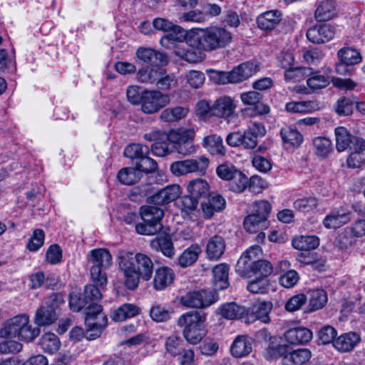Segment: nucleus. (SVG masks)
<instances>
[{
	"instance_id": "864d4df0",
	"label": "nucleus",
	"mask_w": 365,
	"mask_h": 365,
	"mask_svg": "<svg viewBox=\"0 0 365 365\" xmlns=\"http://www.w3.org/2000/svg\"><path fill=\"white\" fill-rule=\"evenodd\" d=\"M245 309L237 304L232 302L225 304L220 307L221 315L227 319H237L245 314Z\"/></svg>"
},
{
	"instance_id": "72a5a7b5",
	"label": "nucleus",
	"mask_w": 365,
	"mask_h": 365,
	"mask_svg": "<svg viewBox=\"0 0 365 365\" xmlns=\"http://www.w3.org/2000/svg\"><path fill=\"white\" fill-rule=\"evenodd\" d=\"M202 145L212 155L223 156L225 154L222 138L216 134L204 137Z\"/></svg>"
},
{
	"instance_id": "052dcab7",
	"label": "nucleus",
	"mask_w": 365,
	"mask_h": 365,
	"mask_svg": "<svg viewBox=\"0 0 365 365\" xmlns=\"http://www.w3.org/2000/svg\"><path fill=\"white\" fill-rule=\"evenodd\" d=\"M356 101L348 97L340 98L336 104L335 110L339 115H349L353 112Z\"/></svg>"
},
{
	"instance_id": "4be33fe9",
	"label": "nucleus",
	"mask_w": 365,
	"mask_h": 365,
	"mask_svg": "<svg viewBox=\"0 0 365 365\" xmlns=\"http://www.w3.org/2000/svg\"><path fill=\"white\" fill-rule=\"evenodd\" d=\"M153 250L160 252L164 256L172 258L175 255V248L172 238L169 235H159L150 242Z\"/></svg>"
},
{
	"instance_id": "79ce46f5",
	"label": "nucleus",
	"mask_w": 365,
	"mask_h": 365,
	"mask_svg": "<svg viewBox=\"0 0 365 365\" xmlns=\"http://www.w3.org/2000/svg\"><path fill=\"white\" fill-rule=\"evenodd\" d=\"M140 312V308L133 304H124L114 311L111 319L115 322H123L133 317Z\"/></svg>"
},
{
	"instance_id": "dca6fc26",
	"label": "nucleus",
	"mask_w": 365,
	"mask_h": 365,
	"mask_svg": "<svg viewBox=\"0 0 365 365\" xmlns=\"http://www.w3.org/2000/svg\"><path fill=\"white\" fill-rule=\"evenodd\" d=\"M266 130L262 123L252 122L242 134V146L248 150L255 148L258 143V138L264 136Z\"/></svg>"
},
{
	"instance_id": "6e6d98bb",
	"label": "nucleus",
	"mask_w": 365,
	"mask_h": 365,
	"mask_svg": "<svg viewBox=\"0 0 365 365\" xmlns=\"http://www.w3.org/2000/svg\"><path fill=\"white\" fill-rule=\"evenodd\" d=\"M182 339L176 334L168 336L165 341V348L167 353L172 356H176L181 354L183 349Z\"/></svg>"
},
{
	"instance_id": "412c9836",
	"label": "nucleus",
	"mask_w": 365,
	"mask_h": 365,
	"mask_svg": "<svg viewBox=\"0 0 365 365\" xmlns=\"http://www.w3.org/2000/svg\"><path fill=\"white\" fill-rule=\"evenodd\" d=\"M173 270L165 266L158 267L155 269L153 286L155 290H163L172 284L175 279Z\"/></svg>"
},
{
	"instance_id": "37998d69",
	"label": "nucleus",
	"mask_w": 365,
	"mask_h": 365,
	"mask_svg": "<svg viewBox=\"0 0 365 365\" xmlns=\"http://www.w3.org/2000/svg\"><path fill=\"white\" fill-rule=\"evenodd\" d=\"M319 245V240L316 236H299L292 240V245L295 249L305 252L316 249Z\"/></svg>"
},
{
	"instance_id": "6e6552de",
	"label": "nucleus",
	"mask_w": 365,
	"mask_h": 365,
	"mask_svg": "<svg viewBox=\"0 0 365 365\" xmlns=\"http://www.w3.org/2000/svg\"><path fill=\"white\" fill-rule=\"evenodd\" d=\"M118 264L120 270L123 273L124 284L125 287L131 290H134L138 286L140 278L135 264L133 261V253L126 250H120L118 252Z\"/></svg>"
},
{
	"instance_id": "58836bf2",
	"label": "nucleus",
	"mask_w": 365,
	"mask_h": 365,
	"mask_svg": "<svg viewBox=\"0 0 365 365\" xmlns=\"http://www.w3.org/2000/svg\"><path fill=\"white\" fill-rule=\"evenodd\" d=\"M280 21V14L277 11H267L259 15L257 19L259 28L264 30L274 29Z\"/></svg>"
},
{
	"instance_id": "a878e982",
	"label": "nucleus",
	"mask_w": 365,
	"mask_h": 365,
	"mask_svg": "<svg viewBox=\"0 0 365 365\" xmlns=\"http://www.w3.org/2000/svg\"><path fill=\"white\" fill-rule=\"evenodd\" d=\"M310 329L299 327L287 330L284 334L285 340L291 344H304L312 339Z\"/></svg>"
},
{
	"instance_id": "f03ea898",
	"label": "nucleus",
	"mask_w": 365,
	"mask_h": 365,
	"mask_svg": "<svg viewBox=\"0 0 365 365\" xmlns=\"http://www.w3.org/2000/svg\"><path fill=\"white\" fill-rule=\"evenodd\" d=\"M207 314L202 311H190L180 316L177 325L182 328V336L190 344L200 343L207 334Z\"/></svg>"
},
{
	"instance_id": "09e8293b",
	"label": "nucleus",
	"mask_w": 365,
	"mask_h": 365,
	"mask_svg": "<svg viewBox=\"0 0 365 365\" xmlns=\"http://www.w3.org/2000/svg\"><path fill=\"white\" fill-rule=\"evenodd\" d=\"M39 345L45 352L53 354L59 349L61 342L55 334L48 332L41 337Z\"/></svg>"
},
{
	"instance_id": "e433bc0d",
	"label": "nucleus",
	"mask_w": 365,
	"mask_h": 365,
	"mask_svg": "<svg viewBox=\"0 0 365 365\" xmlns=\"http://www.w3.org/2000/svg\"><path fill=\"white\" fill-rule=\"evenodd\" d=\"M202 252L197 244H193L185 249L178 257V264L183 268L192 266L198 259Z\"/></svg>"
},
{
	"instance_id": "9d476101",
	"label": "nucleus",
	"mask_w": 365,
	"mask_h": 365,
	"mask_svg": "<svg viewBox=\"0 0 365 365\" xmlns=\"http://www.w3.org/2000/svg\"><path fill=\"white\" fill-rule=\"evenodd\" d=\"M194 135L193 128L178 129L170 132L168 140L172 143V148L178 153L187 155L194 152V146L191 141Z\"/></svg>"
},
{
	"instance_id": "5fc2aeb1",
	"label": "nucleus",
	"mask_w": 365,
	"mask_h": 365,
	"mask_svg": "<svg viewBox=\"0 0 365 365\" xmlns=\"http://www.w3.org/2000/svg\"><path fill=\"white\" fill-rule=\"evenodd\" d=\"M161 68L145 67L140 68L137 73L138 81L144 83L155 84L160 75Z\"/></svg>"
},
{
	"instance_id": "3c124183",
	"label": "nucleus",
	"mask_w": 365,
	"mask_h": 365,
	"mask_svg": "<svg viewBox=\"0 0 365 365\" xmlns=\"http://www.w3.org/2000/svg\"><path fill=\"white\" fill-rule=\"evenodd\" d=\"M188 110L182 106L168 108L162 111L160 118L164 122H174L186 116Z\"/></svg>"
},
{
	"instance_id": "8fccbe9b",
	"label": "nucleus",
	"mask_w": 365,
	"mask_h": 365,
	"mask_svg": "<svg viewBox=\"0 0 365 365\" xmlns=\"http://www.w3.org/2000/svg\"><path fill=\"white\" fill-rule=\"evenodd\" d=\"M307 75V84L308 87L313 90H319L327 87L329 84V77L320 74L319 71H310Z\"/></svg>"
},
{
	"instance_id": "aec40b11",
	"label": "nucleus",
	"mask_w": 365,
	"mask_h": 365,
	"mask_svg": "<svg viewBox=\"0 0 365 365\" xmlns=\"http://www.w3.org/2000/svg\"><path fill=\"white\" fill-rule=\"evenodd\" d=\"M273 267L272 264L267 260L259 259L253 261L245 267V271H237L242 276H247L250 273L259 278L267 279L272 274Z\"/></svg>"
},
{
	"instance_id": "de8ad7c7",
	"label": "nucleus",
	"mask_w": 365,
	"mask_h": 365,
	"mask_svg": "<svg viewBox=\"0 0 365 365\" xmlns=\"http://www.w3.org/2000/svg\"><path fill=\"white\" fill-rule=\"evenodd\" d=\"M243 224L247 231L255 233L267 229L269 222L260 217L250 214L245 218Z\"/></svg>"
},
{
	"instance_id": "473e14b6",
	"label": "nucleus",
	"mask_w": 365,
	"mask_h": 365,
	"mask_svg": "<svg viewBox=\"0 0 365 365\" xmlns=\"http://www.w3.org/2000/svg\"><path fill=\"white\" fill-rule=\"evenodd\" d=\"M252 350V343L248 336H238L233 341L230 351L233 356L241 358L247 356Z\"/></svg>"
},
{
	"instance_id": "2eb2a0df",
	"label": "nucleus",
	"mask_w": 365,
	"mask_h": 365,
	"mask_svg": "<svg viewBox=\"0 0 365 365\" xmlns=\"http://www.w3.org/2000/svg\"><path fill=\"white\" fill-rule=\"evenodd\" d=\"M352 212L341 206L332 210L324 219L323 223L327 228L336 229L351 220Z\"/></svg>"
},
{
	"instance_id": "e2e57ef3",
	"label": "nucleus",
	"mask_w": 365,
	"mask_h": 365,
	"mask_svg": "<svg viewBox=\"0 0 365 365\" xmlns=\"http://www.w3.org/2000/svg\"><path fill=\"white\" fill-rule=\"evenodd\" d=\"M313 145L318 155L325 157L332 150L331 142L325 137H317L313 140Z\"/></svg>"
},
{
	"instance_id": "39448f33",
	"label": "nucleus",
	"mask_w": 365,
	"mask_h": 365,
	"mask_svg": "<svg viewBox=\"0 0 365 365\" xmlns=\"http://www.w3.org/2000/svg\"><path fill=\"white\" fill-rule=\"evenodd\" d=\"M91 266V277L94 283L101 287L107 284V277L104 269H108L112 263V255L107 249L98 248L92 250L87 255Z\"/></svg>"
},
{
	"instance_id": "b1692460",
	"label": "nucleus",
	"mask_w": 365,
	"mask_h": 365,
	"mask_svg": "<svg viewBox=\"0 0 365 365\" xmlns=\"http://www.w3.org/2000/svg\"><path fill=\"white\" fill-rule=\"evenodd\" d=\"M138 273L145 281L150 279L153 272V263L150 258L142 253L133 254V261Z\"/></svg>"
},
{
	"instance_id": "1a4fd4ad",
	"label": "nucleus",
	"mask_w": 365,
	"mask_h": 365,
	"mask_svg": "<svg viewBox=\"0 0 365 365\" xmlns=\"http://www.w3.org/2000/svg\"><path fill=\"white\" fill-rule=\"evenodd\" d=\"M335 136L336 148L339 152L346 150L351 152L365 151V140L360 136L352 135L346 128H336Z\"/></svg>"
},
{
	"instance_id": "f257e3e1",
	"label": "nucleus",
	"mask_w": 365,
	"mask_h": 365,
	"mask_svg": "<svg viewBox=\"0 0 365 365\" xmlns=\"http://www.w3.org/2000/svg\"><path fill=\"white\" fill-rule=\"evenodd\" d=\"M232 40L230 31L220 26L201 30L200 33L189 37L190 44L205 51H213L227 47Z\"/></svg>"
},
{
	"instance_id": "ddd939ff",
	"label": "nucleus",
	"mask_w": 365,
	"mask_h": 365,
	"mask_svg": "<svg viewBox=\"0 0 365 365\" xmlns=\"http://www.w3.org/2000/svg\"><path fill=\"white\" fill-rule=\"evenodd\" d=\"M170 96L159 91H145L140 102L143 113L152 114L158 112L170 103Z\"/></svg>"
},
{
	"instance_id": "49530a36",
	"label": "nucleus",
	"mask_w": 365,
	"mask_h": 365,
	"mask_svg": "<svg viewBox=\"0 0 365 365\" xmlns=\"http://www.w3.org/2000/svg\"><path fill=\"white\" fill-rule=\"evenodd\" d=\"M142 177L141 173L135 168H124L119 170L118 180L123 185H131L138 182Z\"/></svg>"
},
{
	"instance_id": "774afa93",
	"label": "nucleus",
	"mask_w": 365,
	"mask_h": 365,
	"mask_svg": "<svg viewBox=\"0 0 365 365\" xmlns=\"http://www.w3.org/2000/svg\"><path fill=\"white\" fill-rule=\"evenodd\" d=\"M237 170L238 169L232 164L225 163L217 167L216 173L220 179L230 181Z\"/></svg>"
},
{
	"instance_id": "423d86ee",
	"label": "nucleus",
	"mask_w": 365,
	"mask_h": 365,
	"mask_svg": "<svg viewBox=\"0 0 365 365\" xmlns=\"http://www.w3.org/2000/svg\"><path fill=\"white\" fill-rule=\"evenodd\" d=\"M266 351L270 359L282 357V365H303L312 356L308 349H298L291 351L286 344L274 345L272 343L268 345Z\"/></svg>"
},
{
	"instance_id": "a18cd8bd",
	"label": "nucleus",
	"mask_w": 365,
	"mask_h": 365,
	"mask_svg": "<svg viewBox=\"0 0 365 365\" xmlns=\"http://www.w3.org/2000/svg\"><path fill=\"white\" fill-rule=\"evenodd\" d=\"M262 250L259 245L252 246L240 258L237 263V271H245V267L253 261L258 260L257 258L262 255Z\"/></svg>"
},
{
	"instance_id": "c756f323",
	"label": "nucleus",
	"mask_w": 365,
	"mask_h": 365,
	"mask_svg": "<svg viewBox=\"0 0 365 365\" xmlns=\"http://www.w3.org/2000/svg\"><path fill=\"white\" fill-rule=\"evenodd\" d=\"M336 15L334 0H322L315 11L314 17L318 21H327Z\"/></svg>"
},
{
	"instance_id": "a211bd4d",
	"label": "nucleus",
	"mask_w": 365,
	"mask_h": 365,
	"mask_svg": "<svg viewBox=\"0 0 365 365\" xmlns=\"http://www.w3.org/2000/svg\"><path fill=\"white\" fill-rule=\"evenodd\" d=\"M259 70L258 65L253 62H245L227 72L229 83H237L249 78Z\"/></svg>"
},
{
	"instance_id": "c9c22d12",
	"label": "nucleus",
	"mask_w": 365,
	"mask_h": 365,
	"mask_svg": "<svg viewBox=\"0 0 365 365\" xmlns=\"http://www.w3.org/2000/svg\"><path fill=\"white\" fill-rule=\"evenodd\" d=\"M187 48L181 47L178 50H175V53L185 59L189 63H197L201 61L203 58L202 49L193 47L190 44L189 38L186 41Z\"/></svg>"
},
{
	"instance_id": "f704fd0d",
	"label": "nucleus",
	"mask_w": 365,
	"mask_h": 365,
	"mask_svg": "<svg viewBox=\"0 0 365 365\" xmlns=\"http://www.w3.org/2000/svg\"><path fill=\"white\" fill-rule=\"evenodd\" d=\"M272 303L271 302H260L252 305L250 312L254 319L259 320L263 323L268 324L271 319L269 313L272 309Z\"/></svg>"
},
{
	"instance_id": "9b49d317",
	"label": "nucleus",
	"mask_w": 365,
	"mask_h": 365,
	"mask_svg": "<svg viewBox=\"0 0 365 365\" xmlns=\"http://www.w3.org/2000/svg\"><path fill=\"white\" fill-rule=\"evenodd\" d=\"M209 163L208 158L205 156L175 161L170 165V171L175 176L185 175L192 173L204 174L209 166Z\"/></svg>"
},
{
	"instance_id": "0eeeda50",
	"label": "nucleus",
	"mask_w": 365,
	"mask_h": 365,
	"mask_svg": "<svg viewBox=\"0 0 365 365\" xmlns=\"http://www.w3.org/2000/svg\"><path fill=\"white\" fill-rule=\"evenodd\" d=\"M85 324L87 329L86 338L93 340L100 337L108 326L107 315L103 312V307L93 304L85 313Z\"/></svg>"
},
{
	"instance_id": "4c0bfd02",
	"label": "nucleus",
	"mask_w": 365,
	"mask_h": 365,
	"mask_svg": "<svg viewBox=\"0 0 365 365\" xmlns=\"http://www.w3.org/2000/svg\"><path fill=\"white\" fill-rule=\"evenodd\" d=\"M280 135L283 143L287 148L298 147L303 141L302 135L296 128L291 127L282 128Z\"/></svg>"
},
{
	"instance_id": "680f3d73",
	"label": "nucleus",
	"mask_w": 365,
	"mask_h": 365,
	"mask_svg": "<svg viewBox=\"0 0 365 365\" xmlns=\"http://www.w3.org/2000/svg\"><path fill=\"white\" fill-rule=\"evenodd\" d=\"M337 334L336 329L329 325L324 326L318 331V341L321 344H328L333 343Z\"/></svg>"
},
{
	"instance_id": "6ab92c4d",
	"label": "nucleus",
	"mask_w": 365,
	"mask_h": 365,
	"mask_svg": "<svg viewBox=\"0 0 365 365\" xmlns=\"http://www.w3.org/2000/svg\"><path fill=\"white\" fill-rule=\"evenodd\" d=\"M334 29L329 24L315 25L307 31V38L314 43H323L334 36Z\"/></svg>"
},
{
	"instance_id": "a19ab883",
	"label": "nucleus",
	"mask_w": 365,
	"mask_h": 365,
	"mask_svg": "<svg viewBox=\"0 0 365 365\" xmlns=\"http://www.w3.org/2000/svg\"><path fill=\"white\" fill-rule=\"evenodd\" d=\"M149 153V147L143 144H130L126 146L124 150V155L132 160L135 164Z\"/></svg>"
},
{
	"instance_id": "338daca9",
	"label": "nucleus",
	"mask_w": 365,
	"mask_h": 365,
	"mask_svg": "<svg viewBox=\"0 0 365 365\" xmlns=\"http://www.w3.org/2000/svg\"><path fill=\"white\" fill-rule=\"evenodd\" d=\"M317 205V199L313 197L297 199L294 202V207L304 212H307L315 209Z\"/></svg>"
},
{
	"instance_id": "69168bd1",
	"label": "nucleus",
	"mask_w": 365,
	"mask_h": 365,
	"mask_svg": "<svg viewBox=\"0 0 365 365\" xmlns=\"http://www.w3.org/2000/svg\"><path fill=\"white\" fill-rule=\"evenodd\" d=\"M171 309H167L160 305L153 306L150 310V316L153 321L163 322L168 321L172 314Z\"/></svg>"
},
{
	"instance_id": "c85d7f7f",
	"label": "nucleus",
	"mask_w": 365,
	"mask_h": 365,
	"mask_svg": "<svg viewBox=\"0 0 365 365\" xmlns=\"http://www.w3.org/2000/svg\"><path fill=\"white\" fill-rule=\"evenodd\" d=\"M187 191L202 204V201L206 200L210 195V186L203 179H195L189 182Z\"/></svg>"
},
{
	"instance_id": "f8f14e48",
	"label": "nucleus",
	"mask_w": 365,
	"mask_h": 365,
	"mask_svg": "<svg viewBox=\"0 0 365 365\" xmlns=\"http://www.w3.org/2000/svg\"><path fill=\"white\" fill-rule=\"evenodd\" d=\"M218 295L215 291L202 289L187 292L180 299L181 304L189 308H205L216 301Z\"/></svg>"
},
{
	"instance_id": "4d7b16f0",
	"label": "nucleus",
	"mask_w": 365,
	"mask_h": 365,
	"mask_svg": "<svg viewBox=\"0 0 365 365\" xmlns=\"http://www.w3.org/2000/svg\"><path fill=\"white\" fill-rule=\"evenodd\" d=\"M248 183L249 178L238 170L230 180L229 187L230 190L237 193H240L245 190L248 186Z\"/></svg>"
},
{
	"instance_id": "cd10ccee",
	"label": "nucleus",
	"mask_w": 365,
	"mask_h": 365,
	"mask_svg": "<svg viewBox=\"0 0 365 365\" xmlns=\"http://www.w3.org/2000/svg\"><path fill=\"white\" fill-rule=\"evenodd\" d=\"M203 215L205 218H210L215 212L222 211L225 207V200L219 195L208 197L201 204Z\"/></svg>"
},
{
	"instance_id": "0e129e2a",
	"label": "nucleus",
	"mask_w": 365,
	"mask_h": 365,
	"mask_svg": "<svg viewBox=\"0 0 365 365\" xmlns=\"http://www.w3.org/2000/svg\"><path fill=\"white\" fill-rule=\"evenodd\" d=\"M272 210L271 205L267 200L256 201L252 205V210L250 215H255L267 220L269 214Z\"/></svg>"
},
{
	"instance_id": "f3484780",
	"label": "nucleus",
	"mask_w": 365,
	"mask_h": 365,
	"mask_svg": "<svg viewBox=\"0 0 365 365\" xmlns=\"http://www.w3.org/2000/svg\"><path fill=\"white\" fill-rule=\"evenodd\" d=\"M136 56L143 63L155 67L163 66L168 63L167 56L152 48H138L136 51Z\"/></svg>"
},
{
	"instance_id": "13d9d810",
	"label": "nucleus",
	"mask_w": 365,
	"mask_h": 365,
	"mask_svg": "<svg viewBox=\"0 0 365 365\" xmlns=\"http://www.w3.org/2000/svg\"><path fill=\"white\" fill-rule=\"evenodd\" d=\"M93 303L87 302L83 295L81 296V294L74 292L70 294L69 306L73 312H77L84 309L86 313L88 308L93 307Z\"/></svg>"
},
{
	"instance_id": "bb28decb",
	"label": "nucleus",
	"mask_w": 365,
	"mask_h": 365,
	"mask_svg": "<svg viewBox=\"0 0 365 365\" xmlns=\"http://www.w3.org/2000/svg\"><path fill=\"white\" fill-rule=\"evenodd\" d=\"M235 106L232 99L229 96L218 98L212 106L211 115L227 118L232 115Z\"/></svg>"
},
{
	"instance_id": "20e7f679",
	"label": "nucleus",
	"mask_w": 365,
	"mask_h": 365,
	"mask_svg": "<svg viewBox=\"0 0 365 365\" xmlns=\"http://www.w3.org/2000/svg\"><path fill=\"white\" fill-rule=\"evenodd\" d=\"M140 215L143 223H138L135 225V230L138 234L153 235L162 230L161 220L164 216V211L158 205H145L141 206Z\"/></svg>"
},
{
	"instance_id": "2f4dec72",
	"label": "nucleus",
	"mask_w": 365,
	"mask_h": 365,
	"mask_svg": "<svg viewBox=\"0 0 365 365\" xmlns=\"http://www.w3.org/2000/svg\"><path fill=\"white\" fill-rule=\"evenodd\" d=\"M228 272L229 266L225 263H221L212 268L214 277L215 290H222L226 289L228 285Z\"/></svg>"
},
{
	"instance_id": "393cba45",
	"label": "nucleus",
	"mask_w": 365,
	"mask_h": 365,
	"mask_svg": "<svg viewBox=\"0 0 365 365\" xmlns=\"http://www.w3.org/2000/svg\"><path fill=\"white\" fill-rule=\"evenodd\" d=\"M226 244L224 238L220 235L211 237L206 245V255L210 260H218L224 254Z\"/></svg>"
},
{
	"instance_id": "7c9ffc66",
	"label": "nucleus",
	"mask_w": 365,
	"mask_h": 365,
	"mask_svg": "<svg viewBox=\"0 0 365 365\" xmlns=\"http://www.w3.org/2000/svg\"><path fill=\"white\" fill-rule=\"evenodd\" d=\"M360 340L359 334L349 332L336 338L334 341V346L341 352H346L352 350Z\"/></svg>"
},
{
	"instance_id": "bf43d9fd",
	"label": "nucleus",
	"mask_w": 365,
	"mask_h": 365,
	"mask_svg": "<svg viewBox=\"0 0 365 365\" xmlns=\"http://www.w3.org/2000/svg\"><path fill=\"white\" fill-rule=\"evenodd\" d=\"M327 302V295L323 289H315L312 291L309 300V306L312 310L322 308Z\"/></svg>"
},
{
	"instance_id": "c03bdc74",
	"label": "nucleus",
	"mask_w": 365,
	"mask_h": 365,
	"mask_svg": "<svg viewBox=\"0 0 365 365\" xmlns=\"http://www.w3.org/2000/svg\"><path fill=\"white\" fill-rule=\"evenodd\" d=\"M337 56L339 61L351 66L359 63L362 61L361 53L356 49L351 47L341 48L337 53Z\"/></svg>"
},
{
	"instance_id": "4468645a",
	"label": "nucleus",
	"mask_w": 365,
	"mask_h": 365,
	"mask_svg": "<svg viewBox=\"0 0 365 365\" xmlns=\"http://www.w3.org/2000/svg\"><path fill=\"white\" fill-rule=\"evenodd\" d=\"M181 194V187L177 184L170 185L158 190L148 198V202L156 205H167L175 201Z\"/></svg>"
},
{
	"instance_id": "7ed1b4c3",
	"label": "nucleus",
	"mask_w": 365,
	"mask_h": 365,
	"mask_svg": "<svg viewBox=\"0 0 365 365\" xmlns=\"http://www.w3.org/2000/svg\"><path fill=\"white\" fill-rule=\"evenodd\" d=\"M40 329L32 327L29 317L19 315L8 320L0 328V337H18L20 340L31 341L38 336Z\"/></svg>"
},
{
	"instance_id": "ea45409f",
	"label": "nucleus",
	"mask_w": 365,
	"mask_h": 365,
	"mask_svg": "<svg viewBox=\"0 0 365 365\" xmlns=\"http://www.w3.org/2000/svg\"><path fill=\"white\" fill-rule=\"evenodd\" d=\"M242 101L246 105L256 106L257 112L260 114H266L269 112V106L260 103L262 94L257 91H248L240 95Z\"/></svg>"
},
{
	"instance_id": "5701e85b",
	"label": "nucleus",
	"mask_w": 365,
	"mask_h": 365,
	"mask_svg": "<svg viewBox=\"0 0 365 365\" xmlns=\"http://www.w3.org/2000/svg\"><path fill=\"white\" fill-rule=\"evenodd\" d=\"M168 31L170 32L168 34L163 36L160 38V43L168 49H179L180 47H178V44L183 43L185 37V31L180 26H175L173 29H170Z\"/></svg>"
},
{
	"instance_id": "603ef678",
	"label": "nucleus",
	"mask_w": 365,
	"mask_h": 365,
	"mask_svg": "<svg viewBox=\"0 0 365 365\" xmlns=\"http://www.w3.org/2000/svg\"><path fill=\"white\" fill-rule=\"evenodd\" d=\"M56 319L57 314L54 310L42 307L36 311L35 322L38 326H48Z\"/></svg>"
}]
</instances>
